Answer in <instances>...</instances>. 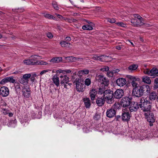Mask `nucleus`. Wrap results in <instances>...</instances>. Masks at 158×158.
<instances>
[{
	"label": "nucleus",
	"instance_id": "obj_1",
	"mask_svg": "<svg viewBox=\"0 0 158 158\" xmlns=\"http://www.w3.org/2000/svg\"><path fill=\"white\" fill-rule=\"evenodd\" d=\"M143 100L141 99L140 101L141 104H139V106L141 110L145 112H147L150 111L151 108V105L149 101L146 98H143Z\"/></svg>",
	"mask_w": 158,
	"mask_h": 158
},
{
	"label": "nucleus",
	"instance_id": "obj_2",
	"mask_svg": "<svg viewBox=\"0 0 158 158\" xmlns=\"http://www.w3.org/2000/svg\"><path fill=\"white\" fill-rule=\"evenodd\" d=\"M144 115L147 121L149 123L150 126H152L153 123L155 122V118L152 112L150 111L147 112H145Z\"/></svg>",
	"mask_w": 158,
	"mask_h": 158
},
{
	"label": "nucleus",
	"instance_id": "obj_3",
	"mask_svg": "<svg viewBox=\"0 0 158 158\" xmlns=\"http://www.w3.org/2000/svg\"><path fill=\"white\" fill-rule=\"evenodd\" d=\"M98 77L97 81L99 82V84L102 85V87L107 86L109 85V81L107 78L101 75H99Z\"/></svg>",
	"mask_w": 158,
	"mask_h": 158
},
{
	"label": "nucleus",
	"instance_id": "obj_4",
	"mask_svg": "<svg viewBox=\"0 0 158 158\" xmlns=\"http://www.w3.org/2000/svg\"><path fill=\"white\" fill-rule=\"evenodd\" d=\"M132 99V97L130 96L123 97L121 101V105L124 107H127L130 105Z\"/></svg>",
	"mask_w": 158,
	"mask_h": 158
},
{
	"label": "nucleus",
	"instance_id": "obj_5",
	"mask_svg": "<svg viewBox=\"0 0 158 158\" xmlns=\"http://www.w3.org/2000/svg\"><path fill=\"white\" fill-rule=\"evenodd\" d=\"M133 95L137 97H140L143 96L141 86L134 88L132 90Z\"/></svg>",
	"mask_w": 158,
	"mask_h": 158
},
{
	"label": "nucleus",
	"instance_id": "obj_6",
	"mask_svg": "<svg viewBox=\"0 0 158 158\" xmlns=\"http://www.w3.org/2000/svg\"><path fill=\"white\" fill-rule=\"evenodd\" d=\"M30 74H26L23 75V77L20 79L19 81L22 84H24L28 83L29 78L31 77Z\"/></svg>",
	"mask_w": 158,
	"mask_h": 158
},
{
	"label": "nucleus",
	"instance_id": "obj_7",
	"mask_svg": "<svg viewBox=\"0 0 158 158\" xmlns=\"http://www.w3.org/2000/svg\"><path fill=\"white\" fill-rule=\"evenodd\" d=\"M143 95H148L150 93L151 88L147 85H144L141 86Z\"/></svg>",
	"mask_w": 158,
	"mask_h": 158
},
{
	"label": "nucleus",
	"instance_id": "obj_8",
	"mask_svg": "<svg viewBox=\"0 0 158 158\" xmlns=\"http://www.w3.org/2000/svg\"><path fill=\"white\" fill-rule=\"evenodd\" d=\"M9 94V89L6 87L3 86L0 89V95L2 97H6L8 96Z\"/></svg>",
	"mask_w": 158,
	"mask_h": 158
},
{
	"label": "nucleus",
	"instance_id": "obj_9",
	"mask_svg": "<svg viewBox=\"0 0 158 158\" xmlns=\"http://www.w3.org/2000/svg\"><path fill=\"white\" fill-rule=\"evenodd\" d=\"M60 84L62 85L64 84H68L69 85H71V83H68L69 81V78L66 75L63 74L60 76Z\"/></svg>",
	"mask_w": 158,
	"mask_h": 158
},
{
	"label": "nucleus",
	"instance_id": "obj_10",
	"mask_svg": "<svg viewBox=\"0 0 158 158\" xmlns=\"http://www.w3.org/2000/svg\"><path fill=\"white\" fill-rule=\"evenodd\" d=\"M114 98L117 99L121 98L123 96L124 92L122 89H118L113 93Z\"/></svg>",
	"mask_w": 158,
	"mask_h": 158
},
{
	"label": "nucleus",
	"instance_id": "obj_11",
	"mask_svg": "<svg viewBox=\"0 0 158 158\" xmlns=\"http://www.w3.org/2000/svg\"><path fill=\"white\" fill-rule=\"evenodd\" d=\"M122 120L123 122H128L130 120L131 115L129 112H125L123 111L122 114Z\"/></svg>",
	"mask_w": 158,
	"mask_h": 158
},
{
	"label": "nucleus",
	"instance_id": "obj_12",
	"mask_svg": "<svg viewBox=\"0 0 158 158\" xmlns=\"http://www.w3.org/2000/svg\"><path fill=\"white\" fill-rule=\"evenodd\" d=\"M96 103L99 106H102L105 103V98L103 96L98 97L96 98Z\"/></svg>",
	"mask_w": 158,
	"mask_h": 158
},
{
	"label": "nucleus",
	"instance_id": "obj_13",
	"mask_svg": "<svg viewBox=\"0 0 158 158\" xmlns=\"http://www.w3.org/2000/svg\"><path fill=\"white\" fill-rule=\"evenodd\" d=\"M116 113V111L114 109H109L106 111V115L107 117L111 118L115 115Z\"/></svg>",
	"mask_w": 158,
	"mask_h": 158
},
{
	"label": "nucleus",
	"instance_id": "obj_14",
	"mask_svg": "<svg viewBox=\"0 0 158 158\" xmlns=\"http://www.w3.org/2000/svg\"><path fill=\"white\" fill-rule=\"evenodd\" d=\"M23 95L25 98H29L30 96L31 91L28 88L23 87L22 89Z\"/></svg>",
	"mask_w": 158,
	"mask_h": 158
},
{
	"label": "nucleus",
	"instance_id": "obj_15",
	"mask_svg": "<svg viewBox=\"0 0 158 158\" xmlns=\"http://www.w3.org/2000/svg\"><path fill=\"white\" fill-rule=\"evenodd\" d=\"M112 60L111 57L104 55L99 56L98 60L101 62H108Z\"/></svg>",
	"mask_w": 158,
	"mask_h": 158
},
{
	"label": "nucleus",
	"instance_id": "obj_16",
	"mask_svg": "<svg viewBox=\"0 0 158 158\" xmlns=\"http://www.w3.org/2000/svg\"><path fill=\"white\" fill-rule=\"evenodd\" d=\"M143 20L140 21L139 19H134L131 20V23L133 25L136 27H138L143 25L144 23L142 22Z\"/></svg>",
	"mask_w": 158,
	"mask_h": 158
},
{
	"label": "nucleus",
	"instance_id": "obj_17",
	"mask_svg": "<svg viewBox=\"0 0 158 158\" xmlns=\"http://www.w3.org/2000/svg\"><path fill=\"white\" fill-rule=\"evenodd\" d=\"M116 83L118 86L122 87L126 84L127 81L125 78H119L117 80Z\"/></svg>",
	"mask_w": 158,
	"mask_h": 158
},
{
	"label": "nucleus",
	"instance_id": "obj_18",
	"mask_svg": "<svg viewBox=\"0 0 158 158\" xmlns=\"http://www.w3.org/2000/svg\"><path fill=\"white\" fill-rule=\"evenodd\" d=\"M139 104L137 102H134V104L132 105L131 104L129 107V110L131 112L136 111L139 108Z\"/></svg>",
	"mask_w": 158,
	"mask_h": 158
},
{
	"label": "nucleus",
	"instance_id": "obj_19",
	"mask_svg": "<svg viewBox=\"0 0 158 158\" xmlns=\"http://www.w3.org/2000/svg\"><path fill=\"white\" fill-rule=\"evenodd\" d=\"M85 85L83 83L76 84V89L77 91L78 92H83L85 89Z\"/></svg>",
	"mask_w": 158,
	"mask_h": 158
},
{
	"label": "nucleus",
	"instance_id": "obj_20",
	"mask_svg": "<svg viewBox=\"0 0 158 158\" xmlns=\"http://www.w3.org/2000/svg\"><path fill=\"white\" fill-rule=\"evenodd\" d=\"M129 78L133 80V81L131 82V84L132 86L134 88H136L138 87V86H140L139 84L136 83L135 81H138L139 80V78H136L135 77L132 76H130Z\"/></svg>",
	"mask_w": 158,
	"mask_h": 158
},
{
	"label": "nucleus",
	"instance_id": "obj_21",
	"mask_svg": "<svg viewBox=\"0 0 158 158\" xmlns=\"http://www.w3.org/2000/svg\"><path fill=\"white\" fill-rule=\"evenodd\" d=\"M83 100L85 107L87 108H89L91 105L89 98L87 97L85 98H83Z\"/></svg>",
	"mask_w": 158,
	"mask_h": 158
},
{
	"label": "nucleus",
	"instance_id": "obj_22",
	"mask_svg": "<svg viewBox=\"0 0 158 158\" xmlns=\"http://www.w3.org/2000/svg\"><path fill=\"white\" fill-rule=\"evenodd\" d=\"M103 96L104 97H113L114 94L113 91L110 89L106 90L104 92V94Z\"/></svg>",
	"mask_w": 158,
	"mask_h": 158
},
{
	"label": "nucleus",
	"instance_id": "obj_23",
	"mask_svg": "<svg viewBox=\"0 0 158 158\" xmlns=\"http://www.w3.org/2000/svg\"><path fill=\"white\" fill-rule=\"evenodd\" d=\"M39 56L36 55H31L29 58L31 61L37 63V64H34V65H37L38 64V60H37L38 59Z\"/></svg>",
	"mask_w": 158,
	"mask_h": 158
},
{
	"label": "nucleus",
	"instance_id": "obj_24",
	"mask_svg": "<svg viewBox=\"0 0 158 158\" xmlns=\"http://www.w3.org/2000/svg\"><path fill=\"white\" fill-rule=\"evenodd\" d=\"M151 73V76L156 77L158 76V69L156 68H152L150 71Z\"/></svg>",
	"mask_w": 158,
	"mask_h": 158
},
{
	"label": "nucleus",
	"instance_id": "obj_25",
	"mask_svg": "<svg viewBox=\"0 0 158 158\" xmlns=\"http://www.w3.org/2000/svg\"><path fill=\"white\" fill-rule=\"evenodd\" d=\"M96 94V91L95 89H93L91 91H90L89 94L92 101H94V100Z\"/></svg>",
	"mask_w": 158,
	"mask_h": 158
},
{
	"label": "nucleus",
	"instance_id": "obj_26",
	"mask_svg": "<svg viewBox=\"0 0 158 158\" xmlns=\"http://www.w3.org/2000/svg\"><path fill=\"white\" fill-rule=\"evenodd\" d=\"M149 96V98L151 100H155L157 96V93L155 91H152L150 93Z\"/></svg>",
	"mask_w": 158,
	"mask_h": 158
},
{
	"label": "nucleus",
	"instance_id": "obj_27",
	"mask_svg": "<svg viewBox=\"0 0 158 158\" xmlns=\"http://www.w3.org/2000/svg\"><path fill=\"white\" fill-rule=\"evenodd\" d=\"M14 86L16 93L18 94L19 93L21 90L20 84L18 82L15 81L14 83Z\"/></svg>",
	"mask_w": 158,
	"mask_h": 158
},
{
	"label": "nucleus",
	"instance_id": "obj_28",
	"mask_svg": "<svg viewBox=\"0 0 158 158\" xmlns=\"http://www.w3.org/2000/svg\"><path fill=\"white\" fill-rule=\"evenodd\" d=\"M62 60V58L61 57H56L50 60V62L54 63H58L60 62Z\"/></svg>",
	"mask_w": 158,
	"mask_h": 158
},
{
	"label": "nucleus",
	"instance_id": "obj_29",
	"mask_svg": "<svg viewBox=\"0 0 158 158\" xmlns=\"http://www.w3.org/2000/svg\"><path fill=\"white\" fill-rule=\"evenodd\" d=\"M52 80L55 85L58 86L60 84L59 78L56 75H54L52 78Z\"/></svg>",
	"mask_w": 158,
	"mask_h": 158
},
{
	"label": "nucleus",
	"instance_id": "obj_30",
	"mask_svg": "<svg viewBox=\"0 0 158 158\" xmlns=\"http://www.w3.org/2000/svg\"><path fill=\"white\" fill-rule=\"evenodd\" d=\"M61 46L62 47L70 48V45H71L70 43L67 42L65 41H62L60 43Z\"/></svg>",
	"mask_w": 158,
	"mask_h": 158
},
{
	"label": "nucleus",
	"instance_id": "obj_31",
	"mask_svg": "<svg viewBox=\"0 0 158 158\" xmlns=\"http://www.w3.org/2000/svg\"><path fill=\"white\" fill-rule=\"evenodd\" d=\"M138 66L137 64H132L130 65L128 67V69L129 70H130L132 72L133 71L136 70L138 68Z\"/></svg>",
	"mask_w": 158,
	"mask_h": 158
},
{
	"label": "nucleus",
	"instance_id": "obj_32",
	"mask_svg": "<svg viewBox=\"0 0 158 158\" xmlns=\"http://www.w3.org/2000/svg\"><path fill=\"white\" fill-rule=\"evenodd\" d=\"M105 98V102L106 101V102L109 104H111L113 103L114 102V98L113 97H104Z\"/></svg>",
	"mask_w": 158,
	"mask_h": 158
},
{
	"label": "nucleus",
	"instance_id": "obj_33",
	"mask_svg": "<svg viewBox=\"0 0 158 158\" xmlns=\"http://www.w3.org/2000/svg\"><path fill=\"white\" fill-rule=\"evenodd\" d=\"M94 26H91L89 25L86 24L83 25L82 27V29L84 30H91L93 29V27Z\"/></svg>",
	"mask_w": 158,
	"mask_h": 158
},
{
	"label": "nucleus",
	"instance_id": "obj_34",
	"mask_svg": "<svg viewBox=\"0 0 158 158\" xmlns=\"http://www.w3.org/2000/svg\"><path fill=\"white\" fill-rule=\"evenodd\" d=\"M142 81L148 84H150L151 82L149 77L147 76L143 77H142Z\"/></svg>",
	"mask_w": 158,
	"mask_h": 158
},
{
	"label": "nucleus",
	"instance_id": "obj_35",
	"mask_svg": "<svg viewBox=\"0 0 158 158\" xmlns=\"http://www.w3.org/2000/svg\"><path fill=\"white\" fill-rule=\"evenodd\" d=\"M23 62L25 64L30 65H34V64L36 63V62L35 63L31 61L30 58L24 60L23 61Z\"/></svg>",
	"mask_w": 158,
	"mask_h": 158
},
{
	"label": "nucleus",
	"instance_id": "obj_36",
	"mask_svg": "<svg viewBox=\"0 0 158 158\" xmlns=\"http://www.w3.org/2000/svg\"><path fill=\"white\" fill-rule=\"evenodd\" d=\"M89 71L88 69L82 70L79 71L78 74H79L86 75L88 74L89 73Z\"/></svg>",
	"mask_w": 158,
	"mask_h": 158
},
{
	"label": "nucleus",
	"instance_id": "obj_37",
	"mask_svg": "<svg viewBox=\"0 0 158 158\" xmlns=\"http://www.w3.org/2000/svg\"><path fill=\"white\" fill-rule=\"evenodd\" d=\"M7 77L8 82L13 83H15L16 81L14 79L13 76Z\"/></svg>",
	"mask_w": 158,
	"mask_h": 158
},
{
	"label": "nucleus",
	"instance_id": "obj_38",
	"mask_svg": "<svg viewBox=\"0 0 158 158\" xmlns=\"http://www.w3.org/2000/svg\"><path fill=\"white\" fill-rule=\"evenodd\" d=\"M66 60L71 62H74V57L73 56H67L65 57Z\"/></svg>",
	"mask_w": 158,
	"mask_h": 158
},
{
	"label": "nucleus",
	"instance_id": "obj_39",
	"mask_svg": "<svg viewBox=\"0 0 158 158\" xmlns=\"http://www.w3.org/2000/svg\"><path fill=\"white\" fill-rule=\"evenodd\" d=\"M8 82L7 77H6L2 80L0 81V84H4Z\"/></svg>",
	"mask_w": 158,
	"mask_h": 158
},
{
	"label": "nucleus",
	"instance_id": "obj_40",
	"mask_svg": "<svg viewBox=\"0 0 158 158\" xmlns=\"http://www.w3.org/2000/svg\"><path fill=\"white\" fill-rule=\"evenodd\" d=\"M154 88H158V77L156 78L154 81Z\"/></svg>",
	"mask_w": 158,
	"mask_h": 158
},
{
	"label": "nucleus",
	"instance_id": "obj_41",
	"mask_svg": "<svg viewBox=\"0 0 158 158\" xmlns=\"http://www.w3.org/2000/svg\"><path fill=\"white\" fill-rule=\"evenodd\" d=\"M85 83L87 86L91 84L90 80L89 78L86 79L85 80Z\"/></svg>",
	"mask_w": 158,
	"mask_h": 158
},
{
	"label": "nucleus",
	"instance_id": "obj_42",
	"mask_svg": "<svg viewBox=\"0 0 158 158\" xmlns=\"http://www.w3.org/2000/svg\"><path fill=\"white\" fill-rule=\"evenodd\" d=\"M74 83H76V84L77 83L80 84L81 83H83V81L80 79L79 78H77L74 81Z\"/></svg>",
	"mask_w": 158,
	"mask_h": 158
},
{
	"label": "nucleus",
	"instance_id": "obj_43",
	"mask_svg": "<svg viewBox=\"0 0 158 158\" xmlns=\"http://www.w3.org/2000/svg\"><path fill=\"white\" fill-rule=\"evenodd\" d=\"M87 58H89V57H87ZM89 58L94 60H98L99 56H98L96 54H95L93 56H91V57H89Z\"/></svg>",
	"mask_w": 158,
	"mask_h": 158
},
{
	"label": "nucleus",
	"instance_id": "obj_44",
	"mask_svg": "<svg viewBox=\"0 0 158 158\" xmlns=\"http://www.w3.org/2000/svg\"><path fill=\"white\" fill-rule=\"evenodd\" d=\"M150 70L148 69H146L144 70L143 73L144 74H148V75L151 76V73H150Z\"/></svg>",
	"mask_w": 158,
	"mask_h": 158
},
{
	"label": "nucleus",
	"instance_id": "obj_45",
	"mask_svg": "<svg viewBox=\"0 0 158 158\" xmlns=\"http://www.w3.org/2000/svg\"><path fill=\"white\" fill-rule=\"evenodd\" d=\"M134 16L135 19H139V21L140 20H143V18L138 14H135L134 15Z\"/></svg>",
	"mask_w": 158,
	"mask_h": 158
},
{
	"label": "nucleus",
	"instance_id": "obj_46",
	"mask_svg": "<svg viewBox=\"0 0 158 158\" xmlns=\"http://www.w3.org/2000/svg\"><path fill=\"white\" fill-rule=\"evenodd\" d=\"M52 5L54 8L56 10H58V7L57 6V3L55 2H53L52 3Z\"/></svg>",
	"mask_w": 158,
	"mask_h": 158
},
{
	"label": "nucleus",
	"instance_id": "obj_47",
	"mask_svg": "<svg viewBox=\"0 0 158 158\" xmlns=\"http://www.w3.org/2000/svg\"><path fill=\"white\" fill-rule=\"evenodd\" d=\"M44 16L48 19H54L55 18V17L49 14H46L44 15Z\"/></svg>",
	"mask_w": 158,
	"mask_h": 158
},
{
	"label": "nucleus",
	"instance_id": "obj_48",
	"mask_svg": "<svg viewBox=\"0 0 158 158\" xmlns=\"http://www.w3.org/2000/svg\"><path fill=\"white\" fill-rule=\"evenodd\" d=\"M116 24L118 26L123 27H125L126 26V24L122 22L117 23Z\"/></svg>",
	"mask_w": 158,
	"mask_h": 158
},
{
	"label": "nucleus",
	"instance_id": "obj_49",
	"mask_svg": "<svg viewBox=\"0 0 158 158\" xmlns=\"http://www.w3.org/2000/svg\"><path fill=\"white\" fill-rule=\"evenodd\" d=\"M105 91L103 88L100 87L99 88L98 93L101 94H104Z\"/></svg>",
	"mask_w": 158,
	"mask_h": 158
},
{
	"label": "nucleus",
	"instance_id": "obj_50",
	"mask_svg": "<svg viewBox=\"0 0 158 158\" xmlns=\"http://www.w3.org/2000/svg\"><path fill=\"white\" fill-rule=\"evenodd\" d=\"M38 65L40 64V65H46L48 64L47 62H45V61H44L42 60L38 61Z\"/></svg>",
	"mask_w": 158,
	"mask_h": 158
},
{
	"label": "nucleus",
	"instance_id": "obj_51",
	"mask_svg": "<svg viewBox=\"0 0 158 158\" xmlns=\"http://www.w3.org/2000/svg\"><path fill=\"white\" fill-rule=\"evenodd\" d=\"M115 119L117 121H120V120H122V115L121 116L117 115L115 116Z\"/></svg>",
	"mask_w": 158,
	"mask_h": 158
},
{
	"label": "nucleus",
	"instance_id": "obj_52",
	"mask_svg": "<svg viewBox=\"0 0 158 158\" xmlns=\"http://www.w3.org/2000/svg\"><path fill=\"white\" fill-rule=\"evenodd\" d=\"M108 21L111 23H114L115 22V19L114 18H109L108 19Z\"/></svg>",
	"mask_w": 158,
	"mask_h": 158
},
{
	"label": "nucleus",
	"instance_id": "obj_53",
	"mask_svg": "<svg viewBox=\"0 0 158 158\" xmlns=\"http://www.w3.org/2000/svg\"><path fill=\"white\" fill-rule=\"evenodd\" d=\"M109 68L108 67L106 66L104 68L101 69V70L103 72L108 71L109 70Z\"/></svg>",
	"mask_w": 158,
	"mask_h": 158
},
{
	"label": "nucleus",
	"instance_id": "obj_54",
	"mask_svg": "<svg viewBox=\"0 0 158 158\" xmlns=\"http://www.w3.org/2000/svg\"><path fill=\"white\" fill-rule=\"evenodd\" d=\"M50 71L51 70H50L49 69L44 70L40 72V74L41 75H42L44 74L45 73L47 72Z\"/></svg>",
	"mask_w": 158,
	"mask_h": 158
},
{
	"label": "nucleus",
	"instance_id": "obj_55",
	"mask_svg": "<svg viewBox=\"0 0 158 158\" xmlns=\"http://www.w3.org/2000/svg\"><path fill=\"white\" fill-rule=\"evenodd\" d=\"M47 36L50 39L52 38L53 36L51 32H48L47 34Z\"/></svg>",
	"mask_w": 158,
	"mask_h": 158
},
{
	"label": "nucleus",
	"instance_id": "obj_56",
	"mask_svg": "<svg viewBox=\"0 0 158 158\" xmlns=\"http://www.w3.org/2000/svg\"><path fill=\"white\" fill-rule=\"evenodd\" d=\"M85 22L87 23L88 24H87V25H89L91 26H94V24L91 22H90L89 21L87 20H85Z\"/></svg>",
	"mask_w": 158,
	"mask_h": 158
},
{
	"label": "nucleus",
	"instance_id": "obj_57",
	"mask_svg": "<svg viewBox=\"0 0 158 158\" xmlns=\"http://www.w3.org/2000/svg\"><path fill=\"white\" fill-rule=\"evenodd\" d=\"M63 20H64L65 21H66L69 22L71 23L72 21H73L72 20V19H70L69 18H66L64 17L63 19Z\"/></svg>",
	"mask_w": 158,
	"mask_h": 158
},
{
	"label": "nucleus",
	"instance_id": "obj_58",
	"mask_svg": "<svg viewBox=\"0 0 158 158\" xmlns=\"http://www.w3.org/2000/svg\"><path fill=\"white\" fill-rule=\"evenodd\" d=\"M107 75L109 77H111L113 76V74H112V73L111 71H109L107 72Z\"/></svg>",
	"mask_w": 158,
	"mask_h": 158
},
{
	"label": "nucleus",
	"instance_id": "obj_59",
	"mask_svg": "<svg viewBox=\"0 0 158 158\" xmlns=\"http://www.w3.org/2000/svg\"><path fill=\"white\" fill-rule=\"evenodd\" d=\"M66 41H70L71 40V38L70 37L68 36L65 38Z\"/></svg>",
	"mask_w": 158,
	"mask_h": 158
},
{
	"label": "nucleus",
	"instance_id": "obj_60",
	"mask_svg": "<svg viewBox=\"0 0 158 158\" xmlns=\"http://www.w3.org/2000/svg\"><path fill=\"white\" fill-rule=\"evenodd\" d=\"M70 85H69L68 84H64V87L65 88L69 89L70 87Z\"/></svg>",
	"mask_w": 158,
	"mask_h": 158
},
{
	"label": "nucleus",
	"instance_id": "obj_61",
	"mask_svg": "<svg viewBox=\"0 0 158 158\" xmlns=\"http://www.w3.org/2000/svg\"><path fill=\"white\" fill-rule=\"evenodd\" d=\"M56 16H57L60 19H63L64 17H63L61 15H59V14H56Z\"/></svg>",
	"mask_w": 158,
	"mask_h": 158
},
{
	"label": "nucleus",
	"instance_id": "obj_62",
	"mask_svg": "<svg viewBox=\"0 0 158 158\" xmlns=\"http://www.w3.org/2000/svg\"><path fill=\"white\" fill-rule=\"evenodd\" d=\"M84 58H80L79 57L78 59V61H80V62H83V60H84Z\"/></svg>",
	"mask_w": 158,
	"mask_h": 158
},
{
	"label": "nucleus",
	"instance_id": "obj_63",
	"mask_svg": "<svg viewBox=\"0 0 158 158\" xmlns=\"http://www.w3.org/2000/svg\"><path fill=\"white\" fill-rule=\"evenodd\" d=\"M116 49L118 50H120L121 49V47L120 46H116Z\"/></svg>",
	"mask_w": 158,
	"mask_h": 158
},
{
	"label": "nucleus",
	"instance_id": "obj_64",
	"mask_svg": "<svg viewBox=\"0 0 158 158\" xmlns=\"http://www.w3.org/2000/svg\"><path fill=\"white\" fill-rule=\"evenodd\" d=\"M20 71H18L14 72L13 73L14 74H17L18 73H20Z\"/></svg>",
	"mask_w": 158,
	"mask_h": 158
}]
</instances>
